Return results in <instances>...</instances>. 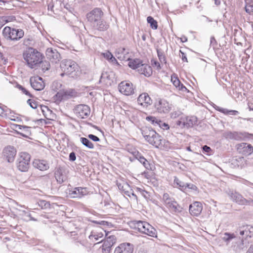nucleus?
Wrapping results in <instances>:
<instances>
[{"mask_svg": "<svg viewBox=\"0 0 253 253\" xmlns=\"http://www.w3.org/2000/svg\"><path fill=\"white\" fill-rule=\"evenodd\" d=\"M104 12L101 8L95 7L86 15L87 21L94 30L100 32L106 31L109 25L104 19Z\"/></svg>", "mask_w": 253, "mask_h": 253, "instance_id": "nucleus-1", "label": "nucleus"}, {"mask_svg": "<svg viewBox=\"0 0 253 253\" xmlns=\"http://www.w3.org/2000/svg\"><path fill=\"white\" fill-rule=\"evenodd\" d=\"M23 56L27 65L31 69L35 68L42 62V54L33 47L27 49L23 52Z\"/></svg>", "mask_w": 253, "mask_h": 253, "instance_id": "nucleus-2", "label": "nucleus"}, {"mask_svg": "<svg viewBox=\"0 0 253 253\" xmlns=\"http://www.w3.org/2000/svg\"><path fill=\"white\" fill-rule=\"evenodd\" d=\"M60 66L63 71V73L60 74L62 77L64 75H68L72 77L78 75L77 73L79 71V67L74 61L70 59L64 60Z\"/></svg>", "mask_w": 253, "mask_h": 253, "instance_id": "nucleus-3", "label": "nucleus"}, {"mask_svg": "<svg viewBox=\"0 0 253 253\" xmlns=\"http://www.w3.org/2000/svg\"><path fill=\"white\" fill-rule=\"evenodd\" d=\"M2 34L7 39L17 41L23 37L24 31L21 29H12L9 27H5L3 30Z\"/></svg>", "mask_w": 253, "mask_h": 253, "instance_id": "nucleus-4", "label": "nucleus"}, {"mask_svg": "<svg viewBox=\"0 0 253 253\" xmlns=\"http://www.w3.org/2000/svg\"><path fill=\"white\" fill-rule=\"evenodd\" d=\"M30 155L26 152H21L19 154L17 162V167L21 171H27L30 166Z\"/></svg>", "mask_w": 253, "mask_h": 253, "instance_id": "nucleus-5", "label": "nucleus"}, {"mask_svg": "<svg viewBox=\"0 0 253 253\" xmlns=\"http://www.w3.org/2000/svg\"><path fill=\"white\" fill-rule=\"evenodd\" d=\"M230 199L240 205H249L252 206L253 201L251 200V198L245 199L242 195L236 191H231L229 193Z\"/></svg>", "mask_w": 253, "mask_h": 253, "instance_id": "nucleus-6", "label": "nucleus"}, {"mask_svg": "<svg viewBox=\"0 0 253 253\" xmlns=\"http://www.w3.org/2000/svg\"><path fill=\"white\" fill-rule=\"evenodd\" d=\"M16 152V150L14 147L11 146L5 147L2 153L3 159L8 163H12L15 159Z\"/></svg>", "mask_w": 253, "mask_h": 253, "instance_id": "nucleus-7", "label": "nucleus"}, {"mask_svg": "<svg viewBox=\"0 0 253 253\" xmlns=\"http://www.w3.org/2000/svg\"><path fill=\"white\" fill-rule=\"evenodd\" d=\"M73 110L76 116L82 119L88 117L90 112V108L84 104L77 105Z\"/></svg>", "mask_w": 253, "mask_h": 253, "instance_id": "nucleus-8", "label": "nucleus"}, {"mask_svg": "<svg viewBox=\"0 0 253 253\" xmlns=\"http://www.w3.org/2000/svg\"><path fill=\"white\" fill-rule=\"evenodd\" d=\"M247 135H250L248 133H243L238 131H227L223 133V136L227 139H231L236 141L242 140Z\"/></svg>", "mask_w": 253, "mask_h": 253, "instance_id": "nucleus-9", "label": "nucleus"}, {"mask_svg": "<svg viewBox=\"0 0 253 253\" xmlns=\"http://www.w3.org/2000/svg\"><path fill=\"white\" fill-rule=\"evenodd\" d=\"M151 225L146 221L141 220H134L131 222L130 226L134 229L137 230L138 231L143 233L150 228Z\"/></svg>", "mask_w": 253, "mask_h": 253, "instance_id": "nucleus-10", "label": "nucleus"}, {"mask_svg": "<svg viewBox=\"0 0 253 253\" xmlns=\"http://www.w3.org/2000/svg\"><path fill=\"white\" fill-rule=\"evenodd\" d=\"M118 88L120 92L126 95H130L134 93L133 85L131 83L122 82Z\"/></svg>", "mask_w": 253, "mask_h": 253, "instance_id": "nucleus-11", "label": "nucleus"}, {"mask_svg": "<svg viewBox=\"0 0 253 253\" xmlns=\"http://www.w3.org/2000/svg\"><path fill=\"white\" fill-rule=\"evenodd\" d=\"M155 108L160 113L167 114L171 110V105L166 100L164 99L160 100L155 104Z\"/></svg>", "mask_w": 253, "mask_h": 253, "instance_id": "nucleus-12", "label": "nucleus"}, {"mask_svg": "<svg viewBox=\"0 0 253 253\" xmlns=\"http://www.w3.org/2000/svg\"><path fill=\"white\" fill-rule=\"evenodd\" d=\"M76 92L73 89L66 90L63 92L58 91L54 96V100L55 102H60L62 100L69 99L75 95Z\"/></svg>", "mask_w": 253, "mask_h": 253, "instance_id": "nucleus-13", "label": "nucleus"}, {"mask_svg": "<svg viewBox=\"0 0 253 253\" xmlns=\"http://www.w3.org/2000/svg\"><path fill=\"white\" fill-rule=\"evenodd\" d=\"M133 246L129 243L121 244L115 248L114 253H132Z\"/></svg>", "mask_w": 253, "mask_h": 253, "instance_id": "nucleus-14", "label": "nucleus"}, {"mask_svg": "<svg viewBox=\"0 0 253 253\" xmlns=\"http://www.w3.org/2000/svg\"><path fill=\"white\" fill-rule=\"evenodd\" d=\"M30 82L31 86L36 90H41L44 87V84L41 77L31 78Z\"/></svg>", "mask_w": 253, "mask_h": 253, "instance_id": "nucleus-15", "label": "nucleus"}, {"mask_svg": "<svg viewBox=\"0 0 253 253\" xmlns=\"http://www.w3.org/2000/svg\"><path fill=\"white\" fill-rule=\"evenodd\" d=\"M202 210L203 206L201 202H194L189 206V212L193 216H197L199 215Z\"/></svg>", "mask_w": 253, "mask_h": 253, "instance_id": "nucleus-16", "label": "nucleus"}, {"mask_svg": "<svg viewBox=\"0 0 253 253\" xmlns=\"http://www.w3.org/2000/svg\"><path fill=\"white\" fill-rule=\"evenodd\" d=\"M54 175L57 182L59 184L63 183L67 179L66 172L63 168H57L55 170Z\"/></svg>", "mask_w": 253, "mask_h": 253, "instance_id": "nucleus-17", "label": "nucleus"}, {"mask_svg": "<svg viewBox=\"0 0 253 253\" xmlns=\"http://www.w3.org/2000/svg\"><path fill=\"white\" fill-rule=\"evenodd\" d=\"M237 150L244 155H249L253 152V147L250 144L241 143L238 145Z\"/></svg>", "mask_w": 253, "mask_h": 253, "instance_id": "nucleus-18", "label": "nucleus"}, {"mask_svg": "<svg viewBox=\"0 0 253 253\" xmlns=\"http://www.w3.org/2000/svg\"><path fill=\"white\" fill-rule=\"evenodd\" d=\"M138 103L144 107H147L152 103V100L147 93H143L139 95L137 98Z\"/></svg>", "mask_w": 253, "mask_h": 253, "instance_id": "nucleus-19", "label": "nucleus"}, {"mask_svg": "<svg viewBox=\"0 0 253 253\" xmlns=\"http://www.w3.org/2000/svg\"><path fill=\"white\" fill-rule=\"evenodd\" d=\"M48 60L52 64L58 63L60 59V54L55 49L48 47Z\"/></svg>", "mask_w": 253, "mask_h": 253, "instance_id": "nucleus-20", "label": "nucleus"}, {"mask_svg": "<svg viewBox=\"0 0 253 253\" xmlns=\"http://www.w3.org/2000/svg\"><path fill=\"white\" fill-rule=\"evenodd\" d=\"M165 205L173 212H179L181 211L182 208L173 198L165 203Z\"/></svg>", "mask_w": 253, "mask_h": 253, "instance_id": "nucleus-21", "label": "nucleus"}, {"mask_svg": "<svg viewBox=\"0 0 253 253\" xmlns=\"http://www.w3.org/2000/svg\"><path fill=\"white\" fill-rule=\"evenodd\" d=\"M116 56L118 58L122 60H127L129 59L128 56V49L124 47L118 48L116 51Z\"/></svg>", "mask_w": 253, "mask_h": 253, "instance_id": "nucleus-22", "label": "nucleus"}, {"mask_svg": "<svg viewBox=\"0 0 253 253\" xmlns=\"http://www.w3.org/2000/svg\"><path fill=\"white\" fill-rule=\"evenodd\" d=\"M70 194L73 198H81L83 196L86 195V190L85 188L76 187L73 190L70 191Z\"/></svg>", "mask_w": 253, "mask_h": 253, "instance_id": "nucleus-23", "label": "nucleus"}, {"mask_svg": "<svg viewBox=\"0 0 253 253\" xmlns=\"http://www.w3.org/2000/svg\"><path fill=\"white\" fill-rule=\"evenodd\" d=\"M171 81L176 88L182 91H188L187 88L180 82L178 78L175 75H172Z\"/></svg>", "mask_w": 253, "mask_h": 253, "instance_id": "nucleus-24", "label": "nucleus"}, {"mask_svg": "<svg viewBox=\"0 0 253 253\" xmlns=\"http://www.w3.org/2000/svg\"><path fill=\"white\" fill-rule=\"evenodd\" d=\"M141 66L138 70L139 73L146 77H150L152 74L151 67L148 64L143 63Z\"/></svg>", "mask_w": 253, "mask_h": 253, "instance_id": "nucleus-25", "label": "nucleus"}, {"mask_svg": "<svg viewBox=\"0 0 253 253\" xmlns=\"http://www.w3.org/2000/svg\"><path fill=\"white\" fill-rule=\"evenodd\" d=\"M112 238L113 239H114V236H110L108 238L107 240L105 241L102 246V253H109L111 248L112 246L113 243L111 241H112Z\"/></svg>", "mask_w": 253, "mask_h": 253, "instance_id": "nucleus-26", "label": "nucleus"}, {"mask_svg": "<svg viewBox=\"0 0 253 253\" xmlns=\"http://www.w3.org/2000/svg\"><path fill=\"white\" fill-rule=\"evenodd\" d=\"M33 166L40 170H45L47 169L46 161L43 160H35L33 162Z\"/></svg>", "mask_w": 253, "mask_h": 253, "instance_id": "nucleus-27", "label": "nucleus"}, {"mask_svg": "<svg viewBox=\"0 0 253 253\" xmlns=\"http://www.w3.org/2000/svg\"><path fill=\"white\" fill-rule=\"evenodd\" d=\"M161 136L157 132L149 139L147 141L151 144L155 146L158 148L162 144V139H161Z\"/></svg>", "mask_w": 253, "mask_h": 253, "instance_id": "nucleus-28", "label": "nucleus"}, {"mask_svg": "<svg viewBox=\"0 0 253 253\" xmlns=\"http://www.w3.org/2000/svg\"><path fill=\"white\" fill-rule=\"evenodd\" d=\"M184 120L185 122L183 123L185 124V126L187 128L192 127L197 122V119L195 116L185 117Z\"/></svg>", "mask_w": 253, "mask_h": 253, "instance_id": "nucleus-29", "label": "nucleus"}, {"mask_svg": "<svg viewBox=\"0 0 253 253\" xmlns=\"http://www.w3.org/2000/svg\"><path fill=\"white\" fill-rule=\"evenodd\" d=\"M156 133L154 130L150 127H146L142 129V134L147 141L153 137Z\"/></svg>", "mask_w": 253, "mask_h": 253, "instance_id": "nucleus-30", "label": "nucleus"}, {"mask_svg": "<svg viewBox=\"0 0 253 253\" xmlns=\"http://www.w3.org/2000/svg\"><path fill=\"white\" fill-rule=\"evenodd\" d=\"M128 66L133 69H137L141 67L142 64V61L139 59H129Z\"/></svg>", "mask_w": 253, "mask_h": 253, "instance_id": "nucleus-31", "label": "nucleus"}, {"mask_svg": "<svg viewBox=\"0 0 253 253\" xmlns=\"http://www.w3.org/2000/svg\"><path fill=\"white\" fill-rule=\"evenodd\" d=\"M214 109L225 115H237L239 114V112L236 110H228L226 108H223L219 106L215 105Z\"/></svg>", "mask_w": 253, "mask_h": 253, "instance_id": "nucleus-32", "label": "nucleus"}, {"mask_svg": "<svg viewBox=\"0 0 253 253\" xmlns=\"http://www.w3.org/2000/svg\"><path fill=\"white\" fill-rule=\"evenodd\" d=\"M185 183L180 180L177 177H174L173 180V186L175 188H177L181 191H185Z\"/></svg>", "mask_w": 253, "mask_h": 253, "instance_id": "nucleus-33", "label": "nucleus"}, {"mask_svg": "<svg viewBox=\"0 0 253 253\" xmlns=\"http://www.w3.org/2000/svg\"><path fill=\"white\" fill-rule=\"evenodd\" d=\"M236 244L233 246V250L238 253H240L246 250V247L244 245V241L242 240L239 243H236Z\"/></svg>", "mask_w": 253, "mask_h": 253, "instance_id": "nucleus-34", "label": "nucleus"}, {"mask_svg": "<svg viewBox=\"0 0 253 253\" xmlns=\"http://www.w3.org/2000/svg\"><path fill=\"white\" fill-rule=\"evenodd\" d=\"M156 50L160 62L161 63L166 64L167 63V61L164 51L160 48H157L156 49Z\"/></svg>", "mask_w": 253, "mask_h": 253, "instance_id": "nucleus-35", "label": "nucleus"}, {"mask_svg": "<svg viewBox=\"0 0 253 253\" xmlns=\"http://www.w3.org/2000/svg\"><path fill=\"white\" fill-rule=\"evenodd\" d=\"M143 234H146L151 237L157 238V231L152 225H151L150 227L148 228Z\"/></svg>", "mask_w": 253, "mask_h": 253, "instance_id": "nucleus-36", "label": "nucleus"}, {"mask_svg": "<svg viewBox=\"0 0 253 253\" xmlns=\"http://www.w3.org/2000/svg\"><path fill=\"white\" fill-rule=\"evenodd\" d=\"M81 142L85 147L89 149H92L94 148L93 144L87 138L85 137H81L80 138Z\"/></svg>", "mask_w": 253, "mask_h": 253, "instance_id": "nucleus-37", "label": "nucleus"}, {"mask_svg": "<svg viewBox=\"0 0 253 253\" xmlns=\"http://www.w3.org/2000/svg\"><path fill=\"white\" fill-rule=\"evenodd\" d=\"M146 120L150 122L153 125H158L160 126H161V123H162V121L157 119L156 117L153 116H148L146 117Z\"/></svg>", "mask_w": 253, "mask_h": 253, "instance_id": "nucleus-38", "label": "nucleus"}, {"mask_svg": "<svg viewBox=\"0 0 253 253\" xmlns=\"http://www.w3.org/2000/svg\"><path fill=\"white\" fill-rule=\"evenodd\" d=\"M147 22L150 24L151 28L156 30L158 28V23L152 17L148 16L147 18Z\"/></svg>", "mask_w": 253, "mask_h": 253, "instance_id": "nucleus-39", "label": "nucleus"}, {"mask_svg": "<svg viewBox=\"0 0 253 253\" xmlns=\"http://www.w3.org/2000/svg\"><path fill=\"white\" fill-rule=\"evenodd\" d=\"M235 238V236L233 233H229L226 232L224 234L222 240L228 244L232 239Z\"/></svg>", "mask_w": 253, "mask_h": 253, "instance_id": "nucleus-40", "label": "nucleus"}, {"mask_svg": "<svg viewBox=\"0 0 253 253\" xmlns=\"http://www.w3.org/2000/svg\"><path fill=\"white\" fill-rule=\"evenodd\" d=\"M61 86L62 84L60 82L54 81L52 83L50 87L52 90L56 91L61 88Z\"/></svg>", "mask_w": 253, "mask_h": 253, "instance_id": "nucleus-41", "label": "nucleus"}, {"mask_svg": "<svg viewBox=\"0 0 253 253\" xmlns=\"http://www.w3.org/2000/svg\"><path fill=\"white\" fill-rule=\"evenodd\" d=\"M243 229H244V231L245 233V236H249L250 237H251L253 236V234L249 233V231H250V230H253V227L250 226V225H246L243 227H242Z\"/></svg>", "mask_w": 253, "mask_h": 253, "instance_id": "nucleus-42", "label": "nucleus"}, {"mask_svg": "<svg viewBox=\"0 0 253 253\" xmlns=\"http://www.w3.org/2000/svg\"><path fill=\"white\" fill-rule=\"evenodd\" d=\"M103 236V234H96L95 233L92 232L91 234L89 235V238L90 240H92L93 238L95 240V241H97L99 238H101Z\"/></svg>", "mask_w": 253, "mask_h": 253, "instance_id": "nucleus-43", "label": "nucleus"}, {"mask_svg": "<svg viewBox=\"0 0 253 253\" xmlns=\"http://www.w3.org/2000/svg\"><path fill=\"white\" fill-rule=\"evenodd\" d=\"M245 10L249 14H251V12H253V2L251 3H247L245 7Z\"/></svg>", "mask_w": 253, "mask_h": 253, "instance_id": "nucleus-44", "label": "nucleus"}, {"mask_svg": "<svg viewBox=\"0 0 253 253\" xmlns=\"http://www.w3.org/2000/svg\"><path fill=\"white\" fill-rule=\"evenodd\" d=\"M136 191L140 193V194L144 197L145 199H147L148 197L147 196V195L148 194V192L145 191L144 189H142L140 188L137 187L136 188Z\"/></svg>", "mask_w": 253, "mask_h": 253, "instance_id": "nucleus-45", "label": "nucleus"}, {"mask_svg": "<svg viewBox=\"0 0 253 253\" xmlns=\"http://www.w3.org/2000/svg\"><path fill=\"white\" fill-rule=\"evenodd\" d=\"M16 87L20 90H21L23 93L25 94L26 95L29 96L30 97H32V95L30 94V93L24 87H23L22 85L20 84H17Z\"/></svg>", "mask_w": 253, "mask_h": 253, "instance_id": "nucleus-46", "label": "nucleus"}, {"mask_svg": "<svg viewBox=\"0 0 253 253\" xmlns=\"http://www.w3.org/2000/svg\"><path fill=\"white\" fill-rule=\"evenodd\" d=\"M8 22L5 16H0V29L2 27Z\"/></svg>", "mask_w": 253, "mask_h": 253, "instance_id": "nucleus-47", "label": "nucleus"}, {"mask_svg": "<svg viewBox=\"0 0 253 253\" xmlns=\"http://www.w3.org/2000/svg\"><path fill=\"white\" fill-rule=\"evenodd\" d=\"M117 184L119 190H121L122 191H123L125 188L128 187V183L126 182H123L122 183H118Z\"/></svg>", "mask_w": 253, "mask_h": 253, "instance_id": "nucleus-48", "label": "nucleus"}, {"mask_svg": "<svg viewBox=\"0 0 253 253\" xmlns=\"http://www.w3.org/2000/svg\"><path fill=\"white\" fill-rule=\"evenodd\" d=\"M185 191L187 190V189H192L193 190H195L197 189V187L195 185L191 184V183H185Z\"/></svg>", "mask_w": 253, "mask_h": 253, "instance_id": "nucleus-49", "label": "nucleus"}, {"mask_svg": "<svg viewBox=\"0 0 253 253\" xmlns=\"http://www.w3.org/2000/svg\"><path fill=\"white\" fill-rule=\"evenodd\" d=\"M27 103L29 104V105L30 106V107L33 109H36L37 107V104L36 102L32 100V99H28L27 100Z\"/></svg>", "mask_w": 253, "mask_h": 253, "instance_id": "nucleus-50", "label": "nucleus"}, {"mask_svg": "<svg viewBox=\"0 0 253 253\" xmlns=\"http://www.w3.org/2000/svg\"><path fill=\"white\" fill-rule=\"evenodd\" d=\"M56 118L55 114L53 113L52 111L48 108V121H54Z\"/></svg>", "mask_w": 253, "mask_h": 253, "instance_id": "nucleus-51", "label": "nucleus"}, {"mask_svg": "<svg viewBox=\"0 0 253 253\" xmlns=\"http://www.w3.org/2000/svg\"><path fill=\"white\" fill-rule=\"evenodd\" d=\"M183 122H185L184 118H181L180 120L176 122V124L177 126H179L181 127H185V124H184Z\"/></svg>", "mask_w": 253, "mask_h": 253, "instance_id": "nucleus-52", "label": "nucleus"}, {"mask_svg": "<svg viewBox=\"0 0 253 253\" xmlns=\"http://www.w3.org/2000/svg\"><path fill=\"white\" fill-rule=\"evenodd\" d=\"M88 137L90 139L95 142H98L100 141V139L98 137L92 134L88 135Z\"/></svg>", "mask_w": 253, "mask_h": 253, "instance_id": "nucleus-53", "label": "nucleus"}, {"mask_svg": "<svg viewBox=\"0 0 253 253\" xmlns=\"http://www.w3.org/2000/svg\"><path fill=\"white\" fill-rule=\"evenodd\" d=\"M172 198L170 197L168 193H164L163 196V200L164 204L166 203L168 201L170 200Z\"/></svg>", "mask_w": 253, "mask_h": 253, "instance_id": "nucleus-54", "label": "nucleus"}, {"mask_svg": "<svg viewBox=\"0 0 253 253\" xmlns=\"http://www.w3.org/2000/svg\"><path fill=\"white\" fill-rule=\"evenodd\" d=\"M41 110L43 113V115H44V116L45 117V118L46 119H47V118L46 117V112L47 111V106L46 105H41Z\"/></svg>", "mask_w": 253, "mask_h": 253, "instance_id": "nucleus-55", "label": "nucleus"}, {"mask_svg": "<svg viewBox=\"0 0 253 253\" xmlns=\"http://www.w3.org/2000/svg\"><path fill=\"white\" fill-rule=\"evenodd\" d=\"M39 205L42 208V209H46V205L47 202L44 200H40L39 202Z\"/></svg>", "mask_w": 253, "mask_h": 253, "instance_id": "nucleus-56", "label": "nucleus"}, {"mask_svg": "<svg viewBox=\"0 0 253 253\" xmlns=\"http://www.w3.org/2000/svg\"><path fill=\"white\" fill-rule=\"evenodd\" d=\"M76 160V154L74 152H72L69 154V160L74 162Z\"/></svg>", "mask_w": 253, "mask_h": 253, "instance_id": "nucleus-57", "label": "nucleus"}, {"mask_svg": "<svg viewBox=\"0 0 253 253\" xmlns=\"http://www.w3.org/2000/svg\"><path fill=\"white\" fill-rule=\"evenodd\" d=\"M203 151L206 153H210L212 151L211 148L207 145H204L202 147Z\"/></svg>", "mask_w": 253, "mask_h": 253, "instance_id": "nucleus-58", "label": "nucleus"}, {"mask_svg": "<svg viewBox=\"0 0 253 253\" xmlns=\"http://www.w3.org/2000/svg\"><path fill=\"white\" fill-rule=\"evenodd\" d=\"M180 53L181 54H180V56L181 57L182 61L183 62H188L187 58L186 57V55L185 54V53L182 52L181 50H180Z\"/></svg>", "mask_w": 253, "mask_h": 253, "instance_id": "nucleus-59", "label": "nucleus"}, {"mask_svg": "<svg viewBox=\"0 0 253 253\" xmlns=\"http://www.w3.org/2000/svg\"><path fill=\"white\" fill-rule=\"evenodd\" d=\"M152 64L153 66L157 67L158 69H160L161 68L160 63L157 60H152Z\"/></svg>", "mask_w": 253, "mask_h": 253, "instance_id": "nucleus-60", "label": "nucleus"}, {"mask_svg": "<svg viewBox=\"0 0 253 253\" xmlns=\"http://www.w3.org/2000/svg\"><path fill=\"white\" fill-rule=\"evenodd\" d=\"M211 45H212L213 48L217 45V42L214 37L211 38Z\"/></svg>", "mask_w": 253, "mask_h": 253, "instance_id": "nucleus-61", "label": "nucleus"}, {"mask_svg": "<svg viewBox=\"0 0 253 253\" xmlns=\"http://www.w3.org/2000/svg\"><path fill=\"white\" fill-rule=\"evenodd\" d=\"M16 128L18 129H24L25 131H27L28 130V129L29 128V127L27 126H22V125H17L16 126Z\"/></svg>", "mask_w": 253, "mask_h": 253, "instance_id": "nucleus-62", "label": "nucleus"}, {"mask_svg": "<svg viewBox=\"0 0 253 253\" xmlns=\"http://www.w3.org/2000/svg\"><path fill=\"white\" fill-rule=\"evenodd\" d=\"M104 57L109 60L113 56L112 53L110 52H107L106 53H103Z\"/></svg>", "mask_w": 253, "mask_h": 253, "instance_id": "nucleus-63", "label": "nucleus"}, {"mask_svg": "<svg viewBox=\"0 0 253 253\" xmlns=\"http://www.w3.org/2000/svg\"><path fill=\"white\" fill-rule=\"evenodd\" d=\"M142 164L146 169H149L150 168V165L147 160L146 161H144Z\"/></svg>", "mask_w": 253, "mask_h": 253, "instance_id": "nucleus-64", "label": "nucleus"}]
</instances>
